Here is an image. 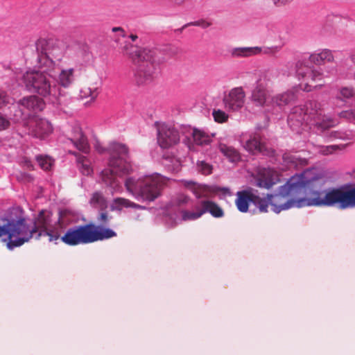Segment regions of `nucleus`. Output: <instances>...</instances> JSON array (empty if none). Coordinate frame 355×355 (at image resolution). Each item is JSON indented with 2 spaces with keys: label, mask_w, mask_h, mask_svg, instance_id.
<instances>
[{
  "label": "nucleus",
  "mask_w": 355,
  "mask_h": 355,
  "mask_svg": "<svg viewBox=\"0 0 355 355\" xmlns=\"http://www.w3.org/2000/svg\"><path fill=\"white\" fill-rule=\"evenodd\" d=\"M261 48L254 47H237L231 51V55L234 58L249 57L261 53Z\"/></svg>",
  "instance_id": "24"
},
{
  "label": "nucleus",
  "mask_w": 355,
  "mask_h": 355,
  "mask_svg": "<svg viewBox=\"0 0 355 355\" xmlns=\"http://www.w3.org/2000/svg\"><path fill=\"white\" fill-rule=\"evenodd\" d=\"M36 159L38 162V164L42 169L45 171L51 169L53 164V161L50 159V157L47 156L40 155L36 157Z\"/></svg>",
  "instance_id": "38"
},
{
  "label": "nucleus",
  "mask_w": 355,
  "mask_h": 355,
  "mask_svg": "<svg viewBox=\"0 0 355 355\" xmlns=\"http://www.w3.org/2000/svg\"><path fill=\"white\" fill-rule=\"evenodd\" d=\"M48 69L40 71H32L27 72L24 76V83L28 90L35 92L44 97L51 96L56 100L58 105H62L64 101H62L60 89H57L53 78L52 70Z\"/></svg>",
  "instance_id": "8"
},
{
  "label": "nucleus",
  "mask_w": 355,
  "mask_h": 355,
  "mask_svg": "<svg viewBox=\"0 0 355 355\" xmlns=\"http://www.w3.org/2000/svg\"><path fill=\"white\" fill-rule=\"evenodd\" d=\"M340 147L338 145H331L321 147L320 152L324 155H328L333 153L334 151L339 149Z\"/></svg>",
  "instance_id": "45"
},
{
  "label": "nucleus",
  "mask_w": 355,
  "mask_h": 355,
  "mask_svg": "<svg viewBox=\"0 0 355 355\" xmlns=\"http://www.w3.org/2000/svg\"><path fill=\"white\" fill-rule=\"evenodd\" d=\"M137 35H134V34H131L130 35V38L132 40V41L135 42L137 39Z\"/></svg>",
  "instance_id": "55"
},
{
  "label": "nucleus",
  "mask_w": 355,
  "mask_h": 355,
  "mask_svg": "<svg viewBox=\"0 0 355 355\" xmlns=\"http://www.w3.org/2000/svg\"><path fill=\"white\" fill-rule=\"evenodd\" d=\"M355 90L352 87H343L338 91L336 98L338 100L349 99L354 97Z\"/></svg>",
  "instance_id": "35"
},
{
  "label": "nucleus",
  "mask_w": 355,
  "mask_h": 355,
  "mask_svg": "<svg viewBox=\"0 0 355 355\" xmlns=\"http://www.w3.org/2000/svg\"><path fill=\"white\" fill-rule=\"evenodd\" d=\"M198 168L203 175H209L212 172L211 166L204 161H201L198 163Z\"/></svg>",
  "instance_id": "44"
},
{
  "label": "nucleus",
  "mask_w": 355,
  "mask_h": 355,
  "mask_svg": "<svg viewBox=\"0 0 355 355\" xmlns=\"http://www.w3.org/2000/svg\"><path fill=\"white\" fill-rule=\"evenodd\" d=\"M164 159H168V158H169V157H166V156H165V155H164Z\"/></svg>",
  "instance_id": "57"
},
{
  "label": "nucleus",
  "mask_w": 355,
  "mask_h": 355,
  "mask_svg": "<svg viewBox=\"0 0 355 355\" xmlns=\"http://www.w3.org/2000/svg\"><path fill=\"white\" fill-rule=\"evenodd\" d=\"M112 216L109 215L106 209L101 210V212L99 213L97 217V221L100 224L98 226L102 227L103 228H106L105 225L108 224Z\"/></svg>",
  "instance_id": "39"
},
{
  "label": "nucleus",
  "mask_w": 355,
  "mask_h": 355,
  "mask_svg": "<svg viewBox=\"0 0 355 355\" xmlns=\"http://www.w3.org/2000/svg\"><path fill=\"white\" fill-rule=\"evenodd\" d=\"M4 225H0V237L8 236L7 248L13 250L21 246L31 239L39 240V228L44 227V221L39 214L32 221H28L24 217L18 219H8Z\"/></svg>",
  "instance_id": "3"
},
{
  "label": "nucleus",
  "mask_w": 355,
  "mask_h": 355,
  "mask_svg": "<svg viewBox=\"0 0 355 355\" xmlns=\"http://www.w3.org/2000/svg\"><path fill=\"white\" fill-rule=\"evenodd\" d=\"M261 212H267L268 207L270 205V195H268L266 198H262L254 194V202Z\"/></svg>",
  "instance_id": "33"
},
{
  "label": "nucleus",
  "mask_w": 355,
  "mask_h": 355,
  "mask_svg": "<svg viewBox=\"0 0 355 355\" xmlns=\"http://www.w3.org/2000/svg\"><path fill=\"white\" fill-rule=\"evenodd\" d=\"M10 125V120L5 115L0 113V131L8 129Z\"/></svg>",
  "instance_id": "47"
},
{
  "label": "nucleus",
  "mask_w": 355,
  "mask_h": 355,
  "mask_svg": "<svg viewBox=\"0 0 355 355\" xmlns=\"http://www.w3.org/2000/svg\"><path fill=\"white\" fill-rule=\"evenodd\" d=\"M202 214L209 213L214 218H221L224 216L223 209L216 202L211 200H202L200 202Z\"/></svg>",
  "instance_id": "22"
},
{
  "label": "nucleus",
  "mask_w": 355,
  "mask_h": 355,
  "mask_svg": "<svg viewBox=\"0 0 355 355\" xmlns=\"http://www.w3.org/2000/svg\"><path fill=\"white\" fill-rule=\"evenodd\" d=\"M71 140L80 151L84 153H88L89 152L90 147L87 139L79 127L74 128L73 136Z\"/></svg>",
  "instance_id": "20"
},
{
  "label": "nucleus",
  "mask_w": 355,
  "mask_h": 355,
  "mask_svg": "<svg viewBox=\"0 0 355 355\" xmlns=\"http://www.w3.org/2000/svg\"><path fill=\"white\" fill-rule=\"evenodd\" d=\"M311 170H307L300 175L291 177L286 183L280 187L278 193L270 195L271 209L275 213H279L293 207L295 202L287 198L302 188L311 187L318 180L316 175L311 177Z\"/></svg>",
  "instance_id": "6"
},
{
  "label": "nucleus",
  "mask_w": 355,
  "mask_h": 355,
  "mask_svg": "<svg viewBox=\"0 0 355 355\" xmlns=\"http://www.w3.org/2000/svg\"><path fill=\"white\" fill-rule=\"evenodd\" d=\"M181 214H182V219L184 221L195 220L200 218L203 215L202 212L201 207L200 209L196 207V211H187V210H183L181 211Z\"/></svg>",
  "instance_id": "36"
},
{
  "label": "nucleus",
  "mask_w": 355,
  "mask_h": 355,
  "mask_svg": "<svg viewBox=\"0 0 355 355\" xmlns=\"http://www.w3.org/2000/svg\"><path fill=\"white\" fill-rule=\"evenodd\" d=\"M91 205L100 210L106 209L107 207V202L103 195L100 192H95L89 200Z\"/></svg>",
  "instance_id": "31"
},
{
  "label": "nucleus",
  "mask_w": 355,
  "mask_h": 355,
  "mask_svg": "<svg viewBox=\"0 0 355 355\" xmlns=\"http://www.w3.org/2000/svg\"><path fill=\"white\" fill-rule=\"evenodd\" d=\"M211 24H212L211 22L208 21H207L205 19H200V20L192 21V22H189V23L185 24L182 28V29H183L185 27H187L189 26H200V27H202L203 28H207L211 26Z\"/></svg>",
  "instance_id": "43"
},
{
  "label": "nucleus",
  "mask_w": 355,
  "mask_h": 355,
  "mask_svg": "<svg viewBox=\"0 0 355 355\" xmlns=\"http://www.w3.org/2000/svg\"><path fill=\"white\" fill-rule=\"evenodd\" d=\"M78 162L81 164L80 169L83 175H89L92 172V169L85 157H80Z\"/></svg>",
  "instance_id": "40"
},
{
  "label": "nucleus",
  "mask_w": 355,
  "mask_h": 355,
  "mask_svg": "<svg viewBox=\"0 0 355 355\" xmlns=\"http://www.w3.org/2000/svg\"><path fill=\"white\" fill-rule=\"evenodd\" d=\"M245 93L241 87L232 89L223 98L226 109L236 111L241 109L245 103Z\"/></svg>",
  "instance_id": "14"
},
{
  "label": "nucleus",
  "mask_w": 355,
  "mask_h": 355,
  "mask_svg": "<svg viewBox=\"0 0 355 355\" xmlns=\"http://www.w3.org/2000/svg\"><path fill=\"white\" fill-rule=\"evenodd\" d=\"M193 141L199 146L207 145L211 141V137L202 130L193 129L192 132Z\"/></svg>",
  "instance_id": "30"
},
{
  "label": "nucleus",
  "mask_w": 355,
  "mask_h": 355,
  "mask_svg": "<svg viewBox=\"0 0 355 355\" xmlns=\"http://www.w3.org/2000/svg\"><path fill=\"white\" fill-rule=\"evenodd\" d=\"M39 216L44 220V225L39 228L37 238L48 236V241L55 244L61 241L67 245L76 246L107 240L117 235L112 229L96 226L94 223L74 226L65 231L66 228L58 221L50 225L51 214L49 211L42 209Z\"/></svg>",
  "instance_id": "1"
},
{
  "label": "nucleus",
  "mask_w": 355,
  "mask_h": 355,
  "mask_svg": "<svg viewBox=\"0 0 355 355\" xmlns=\"http://www.w3.org/2000/svg\"><path fill=\"white\" fill-rule=\"evenodd\" d=\"M190 201V198L184 194L178 195L175 200V204L178 206H183L187 205Z\"/></svg>",
  "instance_id": "46"
},
{
  "label": "nucleus",
  "mask_w": 355,
  "mask_h": 355,
  "mask_svg": "<svg viewBox=\"0 0 355 355\" xmlns=\"http://www.w3.org/2000/svg\"><path fill=\"white\" fill-rule=\"evenodd\" d=\"M309 206L331 207L338 204L339 208L355 207V187L349 189H333L328 192L315 191L311 197L306 199Z\"/></svg>",
  "instance_id": "9"
},
{
  "label": "nucleus",
  "mask_w": 355,
  "mask_h": 355,
  "mask_svg": "<svg viewBox=\"0 0 355 355\" xmlns=\"http://www.w3.org/2000/svg\"><path fill=\"white\" fill-rule=\"evenodd\" d=\"M288 122L293 129L306 123L315 125L321 131L336 124L332 117L325 114L324 104L315 100H310L302 105L293 107L288 116Z\"/></svg>",
  "instance_id": "4"
},
{
  "label": "nucleus",
  "mask_w": 355,
  "mask_h": 355,
  "mask_svg": "<svg viewBox=\"0 0 355 355\" xmlns=\"http://www.w3.org/2000/svg\"><path fill=\"white\" fill-rule=\"evenodd\" d=\"M37 62L40 67L53 69L55 61H60L64 55V48L59 42L40 39L36 42Z\"/></svg>",
  "instance_id": "10"
},
{
  "label": "nucleus",
  "mask_w": 355,
  "mask_h": 355,
  "mask_svg": "<svg viewBox=\"0 0 355 355\" xmlns=\"http://www.w3.org/2000/svg\"><path fill=\"white\" fill-rule=\"evenodd\" d=\"M30 134L37 138H44L52 132L51 124L44 119H33L28 123Z\"/></svg>",
  "instance_id": "15"
},
{
  "label": "nucleus",
  "mask_w": 355,
  "mask_h": 355,
  "mask_svg": "<svg viewBox=\"0 0 355 355\" xmlns=\"http://www.w3.org/2000/svg\"><path fill=\"white\" fill-rule=\"evenodd\" d=\"M140 208L141 206L124 198H116L110 205L112 211H121L123 208Z\"/></svg>",
  "instance_id": "26"
},
{
  "label": "nucleus",
  "mask_w": 355,
  "mask_h": 355,
  "mask_svg": "<svg viewBox=\"0 0 355 355\" xmlns=\"http://www.w3.org/2000/svg\"><path fill=\"white\" fill-rule=\"evenodd\" d=\"M244 147L247 150L254 154L259 153L268 156H272L274 155V151L268 148L261 141L259 136H254L248 139Z\"/></svg>",
  "instance_id": "17"
},
{
  "label": "nucleus",
  "mask_w": 355,
  "mask_h": 355,
  "mask_svg": "<svg viewBox=\"0 0 355 355\" xmlns=\"http://www.w3.org/2000/svg\"><path fill=\"white\" fill-rule=\"evenodd\" d=\"M109 152L108 168L101 172V178L105 184L115 189L119 185L117 178L129 173L132 170L131 164L128 162L129 149L125 144L112 142Z\"/></svg>",
  "instance_id": "5"
},
{
  "label": "nucleus",
  "mask_w": 355,
  "mask_h": 355,
  "mask_svg": "<svg viewBox=\"0 0 355 355\" xmlns=\"http://www.w3.org/2000/svg\"><path fill=\"white\" fill-rule=\"evenodd\" d=\"M168 180L159 174L145 175L138 179L128 178L125 180V187L136 199L153 202L162 195Z\"/></svg>",
  "instance_id": "7"
},
{
  "label": "nucleus",
  "mask_w": 355,
  "mask_h": 355,
  "mask_svg": "<svg viewBox=\"0 0 355 355\" xmlns=\"http://www.w3.org/2000/svg\"><path fill=\"white\" fill-rule=\"evenodd\" d=\"M297 76L301 81L300 87L304 91L309 92L313 88L321 87L323 75L319 71L307 66L297 67Z\"/></svg>",
  "instance_id": "11"
},
{
  "label": "nucleus",
  "mask_w": 355,
  "mask_h": 355,
  "mask_svg": "<svg viewBox=\"0 0 355 355\" xmlns=\"http://www.w3.org/2000/svg\"><path fill=\"white\" fill-rule=\"evenodd\" d=\"M9 103V97L4 92L0 91V108Z\"/></svg>",
  "instance_id": "48"
},
{
  "label": "nucleus",
  "mask_w": 355,
  "mask_h": 355,
  "mask_svg": "<svg viewBox=\"0 0 355 355\" xmlns=\"http://www.w3.org/2000/svg\"><path fill=\"white\" fill-rule=\"evenodd\" d=\"M293 0H272L274 4L277 7L284 6V5L291 2Z\"/></svg>",
  "instance_id": "50"
},
{
  "label": "nucleus",
  "mask_w": 355,
  "mask_h": 355,
  "mask_svg": "<svg viewBox=\"0 0 355 355\" xmlns=\"http://www.w3.org/2000/svg\"><path fill=\"white\" fill-rule=\"evenodd\" d=\"M173 159H175V161L178 162V161L177 160V159H175V157H173Z\"/></svg>",
  "instance_id": "59"
},
{
  "label": "nucleus",
  "mask_w": 355,
  "mask_h": 355,
  "mask_svg": "<svg viewBox=\"0 0 355 355\" xmlns=\"http://www.w3.org/2000/svg\"><path fill=\"white\" fill-rule=\"evenodd\" d=\"M95 150L99 153H104L106 149L103 148L98 141H96L94 144Z\"/></svg>",
  "instance_id": "49"
},
{
  "label": "nucleus",
  "mask_w": 355,
  "mask_h": 355,
  "mask_svg": "<svg viewBox=\"0 0 355 355\" xmlns=\"http://www.w3.org/2000/svg\"><path fill=\"white\" fill-rule=\"evenodd\" d=\"M295 99V94L292 90H288L283 93L277 94L272 96L271 107H279V108H282L289 103L294 102Z\"/></svg>",
  "instance_id": "19"
},
{
  "label": "nucleus",
  "mask_w": 355,
  "mask_h": 355,
  "mask_svg": "<svg viewBox=\"0 0 355 355\" xmlns=\"http://www.w3.org/2000/svg\"><path fill=\"white\" fill-rule=\"evenodd\" d=\"M73 73V68L62 69L58 78L59 85L64 88L69 87L74 80Z\"/></svg>",
  "instance_id": "25"
},
{
  "label": "nucleus",
  "mask_w": 355,
  "mask_h": 355,
  "mask_svg": "<svg viewBox=\"0 0 355 355\" xmlns=\"http://www.w3.org/2000/svg\"><path fill=\"white\" fill-rule=\"evenodd\" d=\"M237 198L235 200L236 205L241 212H247L249 208V203L254 202V193L252 190H243L238 191Z\"/></svg>",
  "instance_id": "18"
},
{
  "label": "nucleus",
  "mask_w": 355,
  "mask_h": 355,
  "mask_svg": "<svg viewBox=\"0 0 355 355\" xmlns=\"http://www.w3.org/2000/svg\"><path fill=\"white\" fill-rule=\"evenodd\" d=\"M350 60L355 65V53L351 55Z\"/></svg>",
  "instance_id": "56"
},
{
  "label": "nucleus",
  "mask_w": 355,
  "mask_h": 355,
  "mask_svg": "<svg viewBox=\"0 0 355 355\" xmlns=\"http://www.w3.org/2000/svg\"><path fill=\"white\" fill-rule=\"evenodd\" d=\"M330 137L334 139L347 141L353 140L354 135L350 130H335L331 132Z\"/></svg>",
  "instance_id": "34"
},
{
  "label": "nucleus",
  "mask_w": 355,
  "mask_h": 355,
  "mask_svg": "<svg viewBox=\"0 0 355 355\" xmlns=\"http://www.w3.org/2000/svg\"><path fill=\"white\" fill-rule=\"evenodd\" d=\"M74 214L69 210L62 209L58 213V222L65 228L69 225L74 223Z\"/></svg>",
  "instance_id": "32"
},
{
  "label": "nucleus",
  "mask_w": 355,
  "mask_h": 355,
  "mask_svg": "<svg viewBox=\"0 0 355 355\" xmlns=\"http://www.w3.org/2000/svg\"><path fill=\"white\" fill-rule=\"evenodd\" d=\"M279 181L278 173L271 168H263L259 171L257 185L270 189Z\"/></svg>",
  "instance_id": "16"
},
{
  "label": "nucleus",
  "mask_w": 355,
  "mask_h": 355,
  "mask_svg": "<svg viewBox=\"0 0 355 355\" xmlns=\"http://www.w3.org/2000/svg\"><path fill=\"white\" fill-rule=\"evenodd\" d=\"M180 135L177 130L166 125L158 129L157 142L162 148H169L178 144Z\"/></svg>",
  "instance_id": "13"
},
{
  "label": "nucleus",
  "mask_w": 355,
  "mask_h": 355,
  "mask_svg": "<svg viewBox=\"0 0 355 355\" xmlns=\"http://www.w3.org/2000/svg\"><path fill=\"white\" fill-rule=\"evenodd\" d=\"M280 72L279 69L277 68H271L266 70L259 79L257 80V83H261L262 84H266V87H268L269 84H272L276 80L279 78Z\"/></svg>",
  "instance_id": "27"
},
{
  "label": "nucleus",
  "mask_w": 355,
  "mask_h": 355,
  "mask_svg": "<svg viewBox=\"0 0 355 355\" xmlns=\"http://www.w3.org/2000/svg\"><path fill=\"white\" fill-rule=\"evenodd\" d=\"M309 60L316 65H322L326 62H333L334 61V56L331 50L323 49L319 53H312L309 56Z\"/></svg>",
  "instance_id": "23"
},
{
  "label": "nucleus",
  "mask_w": 355,
  "mask_h": 355,
  "mask_svg": "<svg viewBox=\"0 0 355 355\" xmlns=\"http://www.w3.org/2000/svg\"><path fill=\"white\" fill-rule=\"evenodd\" d=\"M279 50V47L277 46H274V47H271V48H267L264 50L263 53H266V54H270V53H275L277 52H278Z\"/></svg>",
  "instance_id": "51"
},
{
  "label": "nucleus",
  "mask_w": 355,
  "mask_h": 355,
  "mask_svg": "<svg viewBox=\"0 0 355 355\" xmlns=\"http://www.w3.org/2000/svg\"><path fill=\"white\" fill-rule=\"evenodd\" d=\"M112 32L119 31L121 33V35L122 37L125 36L124 30L121 27H114V28H112Z\"/></svg>",
  "instance_id": "52"
},
{
  "label": "nucleus",
  "mask_w": 355,
  "mask_h": 355,
  "mask_svg": "<svg viewBox=\"0 0 355 355\" xmlns=\"http://www.w3.org/2000/svg\"><path fill=\"white\" fill-rule=\"evenodd\" d=\"M338 116L355 123V110H343L338 113Z\"/></svg>",
  "instance_id": "42"
},
{
  "label": "nucleus",
  "mask_w": 355,
  "mask_h": 355,
  "mask_svg": "<svg viewBox=\"0 0 355 355\" xmlns=\"http://www.w3.org/2000/svg\"><path fill=\"white\" fill-rule=\"evenodd\" d=\"M28 167L31 166V164L29 162L28 163Z\"/></svg>",
  "instance_id": "58"
},
{
  "label": "nucleus",
  "mask_w": 355,
  "mask_h": 355,
  "mask_svg": "<svg viewBox=\"0 0 355 355\" xmlns=\"http://www.w3.org/2000/svg\"><path fill=\"white\" fill-rule=\"evenodd\" d=\"M23 115L28 116V113H25V111H24V110H19V116L20 118H21ZM16 116H18V114H16Z\"/></svg>",
  "instance_id": "54"
},
{
  "label": "nucleus",
  "mask_w": 355,
  "mask_h": 355,
  "mask_svg": "<svg viewBox=\"0 0 355 355\" xmlns=\"http://www.w3.org/2000/svg\"><path fill=\"white\" fill-rule=\"evenodd\" d=\"M179 53L178 47L171 44L143 49L131 46L128 54L136 66L135 78L137 84L139 85L151 82L154 78L155 67Z\"/></svg>",
  "instance_id": "2"
},
{
  "label": "nucleus",
  "mask_w": 355,
  "mask_h": 355,
  "mask_svg": "<svg viewBox=\"0 0 355 355\" xmlns=\"http://www.w3.org/2000/svg\"><path fill=\"white\" fill-rule=\"evenodd\" d=\"M169 1L175 5L181 6L185 2L186 0H169Z\"/></svg>",
  "instance_id": "53"
},
{
  "label": "nucleus",
  "mask_w": 355,
  "mask_h": 355,
  "mask_svg": "<svg viewBox=\"0 0 355 355\" xmlns=\"http://www.w3.org/2000/svg\"><path fill=\"white\" fill-rule=\"evenodd\" d=\"M272 95L266 84L257 83L252 91L251 101L258 107L269 110L271 108Z\"/></svg>",
  "instance_id": "12"
},
{
  "label": "nucleus",
  "mask_w": 355,
  "mask_h": 355,
  "mask_svg": "<svg viewBox=\"0 0 355 355\" xmlns=\"http://www.w3.org/2000/svg\"><path fill=\"white\" fill-rule=\"evenodd\" d=\"M98 87L96 83L85 84L80 91V96L82 98L90 97L92 101L95 100L98 94Z\"/></svg>",
  "instance_id": "28"
},
{
  "label": "nucleus",
  "mask_w": 355,
  "mask_h": 355,
  "mask_svg": "<svg viewBox=\"0 0 355 355\" xmlns=\"http://www.w3.org/2000/svg\"><path fill=\"white\" fill-rule=\"evenodd\" d=\"M19 103L24 109L34 112L41 111L44 107V101L36 96H29L28 97H25L20 100Z\"/></svg>",
  "instance_id": "21"
},
{
  "label": "nucleus",
  "mask_w": 355,
  "mask_h": 355,
  "mask_svg": "<svg viewBox=\"0 0 355 355\" xmlns=\"http://www.w3.org/2000/svg\"><path fill=\"white\" fill-rule=\"evenodd\" d=\"M220 151L232 162H238L240 160L239 153L233 147L227 146L225 144H219Z\"/></svg>",
  "instance_id": "29"
},
{
  "label": "nucleus",
  "mask_w": 355,
  "mask_h": 355,
  "mask_svg": "<svg viewBox=\"0 0 355 355\" xmlns=\"http://www.w3.org/2000/svg\"><path fill=\"white\" fill-rule=\"evenodd\" d=\"M184 185L187 188L191 189L194 193V195L196 196V198H200L202 197V188L201 186L196 185L195 182L191 181H185L184 182Z\"/></svg>",
  "instance_id": "37"
},
{
  "label": "nucleus",
  "mask_w": 355,
  "mask_h": 355,
  "mask_svg": "<svg viewBox=\"0 0 355 355\" xmlns=\"http://www.w3.org/2000/svg\"><path fill=\"white\" fill-rule=\"evenodd\" d=\"M214 121L217 123H224L227 119V114L220 110H214L212 112Z\"/></svg>",
  "instance_id": "41"
}]
</instances>
